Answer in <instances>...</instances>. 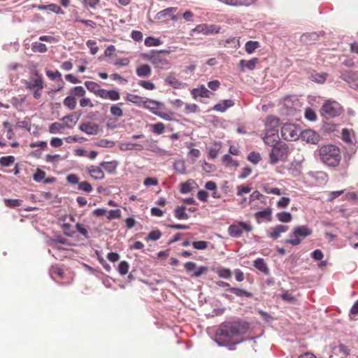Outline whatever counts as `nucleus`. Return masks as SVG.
<instances>
[{
    "label": "nucleus",
    "mask_w": 358,
    "mask_h": 358,
    "mask_svg": "<svg viewBox=\"0 0 358 358\" xmlns=\"http://www.w3.org/2000/svg\"><path fill=\"white\" fill-rule=\"evenodd\" d=\"M249 329L248 323L241 320L222 322L217 329L214 341L219 346L224 347L239 344L246 339L239 336L245 334Z\"/></svg>",
    "instance_id": "nucleus-1"
},
{
    "label": "nucleus",
    "mask_w": 358,
    "mask_h": 358,
    "mask_svg": "<svg viewBox=\"0 0 358 358\" xmlns=\"http://www.w3.org/2000/svg\"><path fill=\"white\" fill-rule=\"evenodd\" d=\"M320 159L328 166L336 167L341 160V153L338 147L332 144L320 146L318 150Z\"/></svg>",
    "instance_id": "nucleus-2"
},
{
    "label": "nucleus",
    "mask_w": 358,
    "mask_h": 358,
    "mask_svg": "<svg viewBox=\"0 0 358 358\" xmlns=\"http://www.w3.org/2000/svg\"><path fill=\"white\" fill-rule=\"evenodd\" d=\"M271 150L269 152V163L272 165L276 164L279 162H285L289 154V148L287 145L278 139L273 143L269 145Z\"/></svg>",
    "instance_id": "nucleus-3"
},
{
    "label": "nucleus",
    "mask_w": 358,
    "mask_h": 358,
    "mask_svg": "<svg viewBox=\"0 0 358 358\" xmlns=\"http://www.w3.org/2000/svg\"><path fill=\"white\" fill-rule=\"evenodd\" d=\"M280 120L273 115L266 117L265 120V135L263 141L266 145H271L278 139V128Z\"/></svg>",
    "instance_id": "nucleus-4"
},
{
    "label": "nucleus",
    "mask_w": 358,
    "mask_h": 358,
    "mask_svg": "<svg viewBox=\"0 0 358 358\" xmlns=\"http://www.w3.org/2000/svg\"><path fill=\"white\" fill-rule=\"evenodd\" d=\"M312 233V229L307 225L296 226L289 234L290 238L286 239L285 243L292 245H298L301 244L303 238L310 236Z\"/></svg>",
    "instance_id": "nucleus-5"
},
{
    "label": "nucleus",
    "mask_w": 358,
    "mask_h": 358,
    "mask_svg": "<svg viewBox=\"0 0 358 358\" xmlns=\"http://www.w3.org/2000/svg\"><path fill=\"white\" fill-rule=\"evenodd\" d=\"M161 52H169L167 50L151 51L145 54L144 57L148 60L156 69L168 70L171 67L170 62L160 55Z\"/></svg>",
    "instance_id": "nucleus-6"
},
{
    "label": "nucleus",
    "mask_w": 358,
    "mask_h": 358,
    "mask_svg": "<svg viewBox=\"0 0 358 358\" xmlns=\"http://www.w3.org/2000/svg\"><path fill=\"white\" fill-rule=\"evenodd\" d=\"M342 112V106L336 101H327L320 109L321 115L327 119L338 117Z\"/></svg>",
    "instance_id": "nucleus-7"
},
{
    "label": "nucleus",
    "mask_w": 358,
    "mask_h": 358,
    "mask_svg": "<svg viewBox=\"0 0 358 358\" xmlns=\"http://www.w3.org/2000/svg\"><path fill=\"white\" fill-rule=\"evenodd\" d=\"M300 129L294 124L286 123L281 127V136L286 141H295L299 136Z\"/></svg>",
    "instance_id": "nucleus-8"
},
{
    "label": "nucleus",
    "mask_w": 358,
    "mask_h": 358,
    "mask_svg": "<svg viewBox=\"0 0 358 358\" xmlns=\"http://www.w3.org/2000/svg\"><path fill=\"white\" fill-rule=\"evenodd\" d=\"M252 230V226L247 222H239L229 227V234L234 238H239L243 235V231L250 232Z\"/></svg>",
    "instance_id": "nucleus-9"
},
{
    "label": "nucleus",
    "mask_w": 358,
    "mask_h": 358,
    "mask_svg": "<svg viewBox=\"0 0 358 358\" xmlns=\"http://www.w3.org/2000/svg\"><path fill=\"white\" fill-rule=\"evenodd\" d=\"M221 27L217 24H200L192 29V32L202 34L204 35H210L218 34Z\"/></svg>",
    "instance_id": "nucleus-10"
},
{
    "label": "nucleus",
    "mask_w": 358,
    "mask_h": 358,
    "mask_svg": "<svg viewBox=\"0 0 358 358\" xmlns=\"http://www.w3.org/2000/svg\"><path fill=\"white\" fill-rule=\"evenodd\" d=\"M215 283L219 287L227 288L228 292L235 294L238 297L250 298L252 296V292L238 287H231L228 282L224 281H217Z\"/></svg>",
    "instance_id": "nucleus-11"
},
{
    "label": "nucleus",
    "mask_w": 358,
    "mask_h": 358,
    "mask_svg": "<svg viewBox=\"0 0 358 358\" xmlns=\"http://www.w3.org/2000/svg\"><path fill=\"white\" fill-rule=\"evenodd\" d=\"M36 78H31L30 80H24V83L27 89L30 91L34 90H42L44 87L43 80L41 76L37 72L35 73Z\"/></svg>",
    "instance_id": "nucleus-12"
},
{
    "label": "nucleus",
    "mask_w": 358,
    "mask_h": 358,
    "mask_svg": "<svg viewBox=\"0 0 358 358\" xmlns=\"http://www.w3.org/2000/svg\"><path fill=\"white\" fill-rule=\"evenodd\" d=\"M79 129L88 135H96L99 131V125L91 122H85L80 124Z\"/></svg>",
    "instance_id": "nucleus-13"
},
{
    "label": "nucleus",
    "mask_w": 358,
    "mask_h": 358,
    "mask_svg": "<svg viewBox=\"0 0 358 358\" xmlns=\"http://www.w3.org/2000/svg\"><path fill=\"white\" fill-rule=\"evenodd\" d=\"M192 97L196 99L198 97L210 98L213 93L209 91L203 85H201L197 88H194L191 91Z\"/></svg>",
    "instance_id": "nucleus-14"
},
{
    "label": "nucleus",
    "mask_w": 358,
    "mask_h": 358,
    "mask_svg": "<svg viewBox=\"0 0 358 358\" xmlns=\"http://www.w3.org/2000/svg\"><path fill=\"white\" fill-rule=\"evenodd\" d=\"M141 106L148 110H149L152 113L156 115L157 113L159 108L163 106V104L157 101L147 99L145 101H143L141 103Z\"/></svg>",
    "instance_id": "nucleus-15"
},
{
    "label": "nucleus",
    "mask_w": 358,
    "mask_h": 358,
    "mask_svg": "<svg viewBox=\"0 0 358 358\" xmlns=\"http://www.w3.org/2000/svg\"><path fill=\"white\" fill-rule=\"evenodd\" d=\"M87 169L90 176L94 180H102L105 177L104 172L101 166L92 165L88 166Z\"/></svg>",
    "instance_id": "nucleus-16"
},
{
    "label": "nucleus",
    "mask_w": 358,
    "mask_h": 358,
    "mask_svg": "<svg viewBox=\"0 0 358 358\" xmlns=\"http://www.w3.org/2000/svg\"><path fill=\"white\" fill-rule=\"evenodd\" d=\"M164 83L175 89H181L186 85L185 83L178 80L173 73H169L168 74L166 78L164 79Z\"/></svg>",
    "instance_id": "nucleus-17"
},
{
    "label": "nucleus",
    "mask_w": 358,
    "mask_h": 358,
    "mask_svg": "<svg viewBox=\"0 0 358 358\" xmlns=\"http://www.w3.org/2000/svg\"><path fill=\"white\" fill-rule=\"evenodd\" d=\"M288 229L289 227L286 225H277L275 227H272L269 229L268 236L272 239L275 240L280 237L282 233L286 232Z\"/></svg>",
    "instance_id": "nucleus-18"
},
{
    "label": "nucleus",
    "mask_w": 358,
    "mask_h": 358,
    "mask_svg": "<svg viewBox=\"0 0 358 358\" xmlns=\"http://www.w3.org/2000/svg\"><path fill=\"white\" fill-rule=\"evenodd\" d=\"M120 149L122 151L136 150L141 151L143 149V145L131 142H122L120 143Z\"/></svg>",
    "instance_id": "nucleus-19"
},
{
    "label": "nucleus",
    "mask_w": 358,
    "mask_h": 358,
    "mask_svg": "<svg viewBox=\"0 0 358 358\" xmlns=\"http://www.w3.org/2000/svg\"><path fill=\"white\" fill-rule=\"evenodd\" d=\"M234 105V102L231 99H224L217 104H215L213 107V110L224 113L228 108L232 107Z\"/></svg>",
    "instance_id": "nucleus-20"
},
{
    "label": "nucleus",
    "mask_w": 358,
    "mask_h": 358,
    "mask_svg": "<svg viewBox=\"0 0 358 358\" xmlns=\"http://www.w3.org/2000/svg\"><path fill=\"white\" fill-rule=\"evenodd\" d=\"M255 215L258 222H261L263 220L269 222L271 220L272 218L271 210L269 208L257 212Z\"/></svg>",
    "instance_id": "nucleus-21"
},
{
    "label": "nucleus",
    "mask_w": 358,
    "mask_h": 358,
    "mask_svg": "<svg viewBox=\"0 0 358 358\" xmlns=\"http://www.w3.org/2000/svg\"><path fill=\"white\" fill-rule=\"evenodd\" d=\"M65 127L71 129L73 128V126L68 123L62 124L59 122H53L49 127V132L50 134L61 133V131L64 129Z\"/></svg>",
    "instance_id": "nucleus-22"
},
{
    "label": "nucleus",
    "mask_w": 358,
    "mask_h": 358,
    "mask_svg": "<svg viewBox=\"0 0 358 358\" xmlns=\"http://www.w3.org/2000/svg\"><path fill=\"white\" fill-rule=\"evenodd\" d=\"M302 137L307 141V142L312 144H316L318 142V135L313 130H306L302 134Z\"/></svg>",
    "instance_id": "nucleus-23"
},
{
    "label": "nucleus",
    "mask_w": 358,
    "mask_h": 358,
    "mask_svg": "<svg viewBox=\"0 0 358 358\" xmlns=\"http://www.w3.org/2000/svg\"><path fill=\"white\" fill-rule=\"evenodd\" d=\"M259 59L258 58H252L250 60L246 61L244 59H241L240 61L239 65L241 68V71H243V67L247 68L249 70H254L256 67L257 64L258 63Z\"/></svg>",
    "instance_id": "nucleus-24"
},
{
    "label": "nucleus",
    "mask_w": 358,
    "mask_h": 358,
    "mask_svg": "<svg viewBox=\"0 0 358 358\" xmlns=\"http://www.w3.org/2000/svg\"><path fill=\"white\" fill-rule=\"evenodd\" d=\"M187 208L185 206H179L174 209V215L178 220H188L189 215L185 212Z\"/></svg>",
    "instance_id": "nucleus-25"
},
{
    "label": "nucleus",
    "mask_w": 358,
    "mask_h": 358,
    "mask_svg": "<svg viewBox=\"0 0 358 358\" xmlns=\"http://www.w3.org/2000/svg\"><path fill=\"white\" fill-rule=\"evenodd\" d=\"M254 266L262 272L263 273L268 275L269 273V269L265 263V261L262 258H258L254 261Z\"/></svg>",
    "instance_id": "nucleus-26"
},
{
    "label": "nucleus",
    "mask_w": 358,
    "mask_h": 358,
    "mask_svg": "<svg viewBox=\"0 0 358 358\" xmlns=\"http://www.w3.org/2000/svg\"><path fill=\"white\" fill-rule=\"evenodd\" d=\"M100 166L108 173H114L117 167V161L102 162Z\"/></svg>",
    "instance_id": "nucleus-27"
},
{
    "label": "nucleus",
    "mask_w": 358,
    "mask_h": 358,
    "mask_svg": "<svg viewBox=\"0 0 358 358\" xmlns=\"http://www.w3.org/2000/svg\"><path fill=\"white\" fill-rule=\"evenodd\" d=\"M173 169L180 175L187 173L185 162L183 159H176L173 164Z\"/></svg>",
    "instance_id": "nucleus-28"
},
{
    "label": "nucleus",
    "mask_w": 358,
    "mask_h": 358,
    "mask_svg": "<svg viewBox=\"0 0 358 358\" xmlns=\"http://www.w3.org/2000/svg\"><path fill=\"white\" fill-rule=\"evenodd\" d=\"M81 114H82V113L80 111H76V112L72 113L70 115L64 116V117H62L61 119V120L64 121H64L69 122L72 123V124H71V125L73 127L76 125V124L80 119Z\"/></svg>",
    "instance_id": "nucleus-29"
},
{
    "label": "nucleus",
    "mask_w": 358,
    "mask_h": 358,
    "mask_svg": "<svg viewBox=\"0 0 358 358\" xmlns=\"http://www.w3.org/2000/svg\"><path fill=\"white\" fill-rule=\"evenodd\" d=\"M151 73V69L148 64H142L136 69V74L138 77H148Z\"/></svg>",
    "instance_id": "nucleus-30"
},
{
    "label": "nucleus",
    "mask_w": 358,
    "mask_h": 358,
    "mask_svg": "<svg viewBox=\"0 0 358 358\" xmlns=\"http://www.w3.org/2000/svg\"><path fill=\"white\" fill-rule=\"evenodd\" d=\"M216 273L220 278L229 279L231 277L232 273L229 268L220 267L216 270Z\"/></svg>",
    "instance_id": "nucleus-31"
},
{
    "label": "nucleus",
    "mask_w": 358,
    "mask_h": 358,
    "mask_svg": "<svg viewBox=\"0 0 358 358\" xmlns=\"http://www.w3.org/2000/svg\"><path fill=\"white\" fill-rule=\"evenodd\" d=\"M122 105V103L112 105L110 109V114L115 117H121L123 115Z\"/></svg>",
    "instance_id": "nucleus-32"
},
{
    "label": "nucleus",
    "mask_w": 358,
    "mask_h": 358,
    "mask_svg": "<svg viewBox=\"0 0 358 358\" xmlns=\"http://www.w3.org/2000/svg\"><path fill=\"white\" fill-rule=\"evenodd\" d=\"M176 10H177V8H176V7L167 8L166 9H164V10L158 12L156 14L155 18L157 20H161L167 15H171V14L175 13L176 11Z\"/></svg>",
    "instance_id": "nucleus-33"
},
{
    "label": "nucleus",
    "mask_w": 358,
    "mask_h": 358,
    "mask_svg": "<svg viewBox=\"0 0 358 358\" xmlns=\"http://www.w3.org/2000/svg\"><path fill=\"white\" fill-rule=\"evenodd\" d=\"M276 217L281 222H289L292 219V215L289 212L282 211L278 213Z\"/></svg>",
    "instance_id": "nucleus-34"
},
{
    "label": "nucleus",
    "mask_w": 358,
    "mask_h": 358,
    "mask_svg": "<svg viewBox=\"0 0 358 358\" xmlns=\"http://www.w3.org/2000/svg\"><path fill=\"white\" fill-rule=\"evenodd\" d=\"M64 105L70 110H73L76 107V99L73 96H66L63 101Z\"/></svg>",
    "instance_id": "nucleus-35"
},
{
    "label": "nucleus",
    "mask_w": 358,
    "mask_h": 358,
    "mask_svg": "<svg viewBox=\"0 0 358 358\" xmlns=\"http://www.w3.org/2000/svg\"><path fill=\"white\" fill-rule=\"evenodd\" d=\"M150 131L156 134H162L165 131V126L162 122H157L156 124H150Z\"/></svg>",
    "instance_id": "nucleus-36"
},
{
    "label": "nucleus",
    "mask_w": 358,
    "mask_h": 358,
    "mask_svg": "<svg viewBox=\"0 0 358 358\" xmlns=\"http://www.w3.org/2000/svg\"><path fill=\"white\" fill-rule=\"evenodd\" d=\"M194 184V180L192 179H189L185 182L181 184L180 192L182 194H188L192 192V185Z\"/></svg>",
    "instance_id": "nucleus-37"
},
{
    "label": "nucleus",
    "mask_w": 358,
    "mask_h": 358,
    "mask_svg": "<svg viewBox=\"0 0 358 358\" xmlns=\"http://www.w3.org/2000/svg\"><path fill=\"white\" fill-rule=\"evenodd\" d=\"M31 49L35 52L41 53H44L48 50L46 45L40 42L32 43Z\"/></svg>",
    "instance_id": "nucleus-38"
},
{
    "label": "nucleus",
    "mask_w": 358,
    "mask_h": 358,
    "mask_svg": "<svg viewBox=\"0 0 358 358\" xmlns=\"http://www.w3.org/2000/svg\"><path fill=\"white\" fill-rule=\"evenodd\" d=\"M85 90L82 86H76L70 90L71 96L83 97L85 94Z\"/></svg>",
    "instance_id": "nucleus-39"
},
{
    "label": "nucleus",
    "mask_w": 358,
    "mask_h": 358,
    "mask_svg": "<svg viewBox=\"0 0 358 358\" xmlns=\"http://www.w3.org/2000/svg\"><path fill=\"white\" fill-rule=\"evenodd\" d=\"M259 47V43L258 41H249L245 43V49L248 53L251 54Z\"/></svg>",
    "instance_id": "nucleus-40"
},
{
    "label": "nucleus",
    "mask_w": 358,
    "mask_h": 358,
    "mask_svg": "<svg viewBox=\"0 0 358 358\" xmlns=\"http://www.w3.org/2000/svg\"><path fill=\"white\" fill-rule=\"evenodd\" d=\"M144 43L148 47L159 46L162 44V41L159 38L148 36L145 39Z\"/></svg>",
    "instance_id": "nucleus-41"
},
{
    "label": "nucleus",
    "mask_w": 358,
    "mask_h": 358,
    "mask_svg": "<svg viewBox=\"0 0 358 358\" xmlns=\"http://www.w3.org/2000/svg\"><path fill=\"white\" fill-rule=\"evenodd\" d=\"M222 161L227 166L236 167L239 165L238 162L234 160L229 155L226 154L222 157Z\"/></svg>",
    "instance_id": "nucleus-42"
},
{
    "label": "nucleus",
    "mask_w": 358,
    "mask_h": 358,
    "mask_svg": "<svg viewBox=\"0 0 358 358\" xmlns=\"http://www.w3.org/2000/svg\"><path fill=\"white\" fill-rule=\"evenodd\" d=\"M126 100L136 104L137 106H141V103L143 101L142 98L140 96L132 94H127Z\"/></svg>",
    "instance_id": "nucleus-43"
},
{
    "label": "nucleus",
    "mask_w": 358,
    "mask_h": 358,
    "mask_svg": "<svg viewBox=\"0 0 358 358\" xmlns=\"http://www.w3.org/2000/svg\"><path fill=\"white\" fill-rule=\"evenodd\" d=\"M129 268V265L128 262L126 261H122L118 265L117 271L121 275H124L128 273Z\"/></svg>",
    "instance_id": "nucleus-44"
},
{
    "label": "nucleus",
    "mask_w": 358,
    "mask_h": 358,
    "mask_svg": "<svg viewBox=\"0 0 358 358\" xmlns=\"http://www.w3.org/2000/svg\"><path fill=\"white\" fill-rule=\"evenodd\" d=\"M85 85L89 91L93 92L95 95L100 88L99 84L92 81H86Z\"/></svg>",
    "instance_id": "nucleus-45"
},
{
    "label": "nucleus",
    "mask_w": 358,
    "mask_h": 358,
    "mask_svg": "<svg viewBox=\"0 0 358 358\" xmlns=\"http://www.w3.org/2000/svg\"><path fill=\"white\" fill-rule=\"evenodd\" d=\"M15 157L13 156H6L0 158V165L3 167H7L13 164Z\"/></svg>",
    "instance_id": "nucleus-46"
},
{
    "label": "nucleus",
    "mask_w": 358,
    "mask_h": 358,
    "mask_svg": "<svg viewBox=\"0 0 358 358\" xmlns=\"http://www.w3.org/2000/svg\"><path fill=\"white\" fill-rule=\"evenodd\" d=\"M327 73H317L312 75V80L317 83H324L327 79Z\"/></svg>",
    "instance_id": "nucleus-47"
},
{
    "label": "nucleus",
    "mask_w": 358,
    "mask_h": 358,
    "mask_svg": "<svg viewBox=\"0 0 358 358\" xmlns=\"http://www.w3.org/2000/svg\"><path fill=\"white\" fill-rule=\"evenodd\" d=\"M4 203L8 207L15 208L21 206L22 201L20 199H4Z\"/></svg>",
    "instance_id": "nucleus-48"
},
{
    "label": "nucleus",
    "mask_w": 358,
    "mask_h": 358,
    "mask_svg": "<svg viewBox=\"0 0 358 358\" xmlns=\"http://www.w3.org/2000/svg\"><path fill=\"white\" fill-rule=\"evenodd\" d=\"M261 159V155L259 152H252L248 156V160L254 164H258Z\"/></svg>",
    "instance_id": "nucleus-49"
},
{
    "label": "nucleus",
    "mask_w": 358,
    "mask_h": 358,
    "mask_svg": "<svg viewBox=\"0 0 358 358\" xmlns=\"http://www.w3.org/2000/svg\"><path fill=\"white\" fill-rule=\"evenodd\" d=\"M162 236V233L159 230H153L150 231L148 236L145 238L146 241H157L159 240Z\"/></svg>",
    "instance_id": "nucleus-50"
},
{
    "label": "nucleus",
    "mask_w": 358,
    "mask_h": 358,
    "mask_svg": "<svg viewBox=\"0 0 358 358\" xmlns=\"http://www.w3.org/2000/svg\"><path fill=\"white\" fill-rule=\"evenodd\" d=\"M78 189L85 192H91L92 191V187L87 181L79 182Z\"/></svg>",
    "instance_id": "nucleus-51"
},
{
    "label": "nucleus",
    "mask_w": 358,
    "mask_h": 358,
    "mask_svg": "<svg viewBox=\"0 0 358 358\" xmlns=\"http://www.w3.org/2000/svg\"><path fill=\"white\" fill-rule=\"evenodd\" d=\"M45 176V172L37 169L36 173L33 175V179L34 181L39 182H41Z\"/></svg>",
    "instance_id": "nucleus-52"
},
{
    "label": "nucleus",
    "mask_w": 358,
    "mask_h": 358,
    "mask_svg": "<svg viewBox=\"0 0 358 358\" xmlns=\"http://www.w3.org/2000/svg\"><path fill=\"white\" fill-rule=\"evenodd\" d=\"M208 243L205 241H194L192 243V246L194 249L196 250H205L208 247Z\"/></svg>",
    "instance_id": "nucleus-53"
},
{
    "label": "nucleus",
    "mask_w": 358,
    "mask_h": 358,
    "mask_svg": "<svg viewBox=\"0 0 358 358\" xmlns=\"http://www.w3.org/2000/svg\"><path fill=\"white\" fill-rule=\"evenodd\" d=\"M96 44V41L93 40H88L86 43V45L90 48L92 55H96L99 50V48Z\"/></svg>",
    "instance_id": "nucleus-54"
},
{
    "label": "nucleus",
    "mask_w": 358,
    "mask_h": 358,
    "mask_svg": "<svg viewBox=\"0 0 358 358\" xmlns=\"http://www.w3.org/2000/svg\"><path fill=\"white\" fill-rule=\"evenodd\" d=\"M121 216V211L120 209H113L108 212L107 218L108 220H113L119 218Z\"/></svg>",
    "instance_id": "nucleus-55"
},
{
    "label": "nucleus",
    "mask_w": 358,
    "mask_h": 358,
    "mask_svg": "<svg viewBox=\"0 0 358 358\" xmlns=\"http://www.w3.org/2000/svg\"><path fill=\"white\" fill-rule=\"evenodd\" d=\"M138 84L141 87H142L146 90H152L155 88V84L150 81L139 80Z\"/></svg>",
    "instance_id": "nucleus-56"
},
{
    "label": "nucleus",
    "mask_w": 358,
    "mask_h": 358,
    "mask_svg": "<svg viewBox=\"0 0 358 358\" xmlns=\"http://www.w3.org/2000/svg\"><path fill=\"white\" fill-rule=\"evenodd\" d=\"M208 271V268L203 266H201L199 268L196 267L194 273L191 275L192 277L198 278L200 277L203 273H206Z\"/></svg>",
    "instance_id": "nucleus-57"
},
{
    "label": "nucleus",
    "mask_w": 358,
    "mask_h": 358,
    "mask_svg": "<svg viewBox=\"0 0 358 358\" xmlns=\"http://www.w3.org/2000/svg\"><path fill=\"white\" fill-rule=\"evenodd\" d=\"M46 76L51 80L59 78L60 80H62V74L59 71L53 72L50 70H48L46 71Z\"/></svg>",
    "instance_id": "nucleus-58"
},
{
    "label": "nucleus",
    "mask_w": 358,
    "mask_h": 358,
    "mask_svg": "<svg viewBox=\"0 0 358 358\" xmlns=\"http://www.w3.org/2000/svg\"><path fill=\"white\" fill-rule=\"evenodd\" d=\"M342 139L343 141L348 143H352V141L350 138V131L348 129H342Z\"/></svg>",
    "instance_id": "nucleus-59"
},
{
    "label": "nucleus",
    "mask_w": 358,
    "mask_h": 358,
    "mask_svg": "<svg viewBox=\"0 0 358 358\" xmlns=\"http://www.w3.org/2000/svg\"><path fill=\"white\" fill-rule=\"evenodd\" d=\"M290 202V199L289 197H282L277 203V206L279 208H286Z\"/></svg>",
    "instance_id": "nucleus-60"
},
{
    "label": "nucleus",
    "mask_w": 358,
    "mask_h": 358,
    "mask_svg": "<svg viewBox=\"0 0 358 358\" xmlns=\"http://www.w3.org/2000/svg\"><path fill=\"white\" fill-rule=\"evenodd\" d=\"M120 98V94L118 91L115 90H111L108 91V99L111 101H117Z\"/></svg>",
    "instance_id": "nucleus-61"
},
{
    "label": "nucleus",
    "mask_w": 358,
    "mask_h": 358,
    "mask_svg": "<svg viewBox=\"0 0 358 358\" xmlns=\"http://www.w3.org/2000/svg\"><path fill=\"white\" fill-rule=\"evenodd\" d=\"M281 298L283 301L289 303H293L295 301V298L288 291L284 292L281 294Z\"/></svg>",
    "instance_id": "nucleus-62"
},
{
    "label": "nucleus",
    "mask_w": 358,
    "mask_h": 358,
    "mask_svg": "<svg viewBox=\"0 0 358 358\" xmlns=\"http://www.w3.org/2000/svg\"><path fill=\"white\" fill-rule=\"evenodd\" d=\"M305 117L310 121H315L316 120L315 113L310 108H308L305 112Z\"/></svg>",
    "instance_id": "nucleus-63"
},
{
    "label": "nucleus",
    "mask_w": 358,
    "mask_h": 358,
    "mask_svg": "<svg viewBox=\"0 0 358 358\" xmlns=\"http://www.w3.org/2000/svg\"><path fill=\"white\" fill-rule=\"evenodd\" d=\"M234 273L235 275V279L237 282H242L244 280L245 276L243 272L239 269L236 268L234 271Z\"/></svg>",
    "instance_id": "nucleus-64"
}]
</instances>
